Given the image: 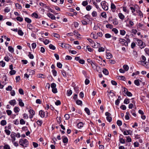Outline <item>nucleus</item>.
Masks as SVG:
<instances>
[{
	"label": "nucleus",
	"instance_id": "nucleus-1",
	"mask_svg": "<svg viewBox=\"0 0 149 149\" xmlns=\"http://www.w3.org/2000/svg\"><path fill=\"white\" fill-rule=\"evenodd\" d=\"M20 145L23 147H28L29 144V142L26 139H21L19 141Z\"/></svg>",
	"mask_w": 149,
	"mask_h": 149
},
{
	"label": "nucleus",
	"instance_id": "nucleus-2",
	"mask_svg": "<svg viewBox=\"0 0 149 149\" xmlns=\"http://www.w3.org/2000/svg\"><path fill=\"white\" fill-rule=\"evenodd\" d=\"M136 43L141 49L144 48L145 46V44L141 40L137 38H135Z\"/></svg>",
	"mask_w": 149,
	"mask_h": 149
},
{
	"label": "nucleus",
	"instance_id": "nucleus-3",
	"mask_svg": "<svg viewBox=\"0 0 149 149\" xmlns=\"http://www.w3.org/2000/svg\"><path fill=\"white\" fill-rule=\"evenodd\" d=\"M140 61H139V63L142 65H144V63L146 62V58L145 56L142 55L140 58Z\"/></svg>",
	"mask_w": 149,
	"mask_h": 149
},
{
	"label": "nucleus",
	"instance_id": "nucleus-4",
	"mask_svg": "<svg viewBox=\"0 0 149 149\" xmlns=\"http://www.w3.org/2000/svg\"><path fill=\"white\" fill-rule=\"evenodd\" d=\"M91 65L93 69L96 70L99 73L101 72V70L97 69V68H100V67L99 66L97 65L96 64L93 62V63H92Z\"/></svg>",
	"mask_w": 149,
	"mask_h": 149
},
{
	"label": "nucleus",
	"instance_id": "nucleus-5",
	"mask_svg": "<svg viewBox=\"0 0 149 149\" xmlns=\"http://www.w3.org/2000/svg\"><path fill=\"white\" fill-rule=\"evenodd\" d=\"M102 8L105 10H107L108 9V4L105 1L102 2L101 3Z\"/></svg>",
	"mask_w": 149,
	"mask_h": 149
},
{
	"label": "nucleus",
	"instance_id": "nucleus-6",
	"mask_svg": "<svg viewBox=\"0 0 149 149\" xmlns=\"http://www.w3.org/2000/svg\"><path fill=\"white\" fill-rule=\"evenodd\" d=\"M119 42L125 46H127L128 43L127 42L125 39L120 38L119 40Z\"/></svg>",
	"mask_w": 149,
	"mask_h": 149
},
{
	"label": "nucleus",
	"instance_id": "nucleus-7",
	"mask_svg": "<svg viewBox=\"0 0 149 149\" xmlns=\"http://www.w3.org/2000/svg\"><path fill=\"white\" fill-rule=\"evenodd\" d=\"M16 133L14 132H12L10 136L11 138V141L12 142H13L14 141H15Z\"/></svg>",
	"mask_w": 149,
	"mask_h": 149
},
{
	"label": "nucleus",
	"instance_id": "nucleus-8",
	"mask_svg": "<svg viewBox=\"0 0 149 149\" xmlns=\"http://www.w3.org/2000/svg\"><path fill=\"white\" fill-rule=\"evenodd\" d=\"M111 8L112 11L113 12H115L116 9V7L115 5L113 3H111Z\"/></svg>",
	"mask_w": 149,
	"mask_h": 149
},
{
	"label": "nucleus",
	"instance_id": "nucleus-9",
	"mask_svg": "<svg viewBox=\"0 0 149 149\" xmlns=\"http://www.w3.org/2000/svg\"><path fill=\"white\" fill-rule=\"evenodd\" d=\"M17 101L19 102V104L20 106L23 107L24 106V104L21 99L19 98L17 100Z\"/></svg>",
	"mask_w": 149,
	"mask_h": 149
},
{
	"label": "nucleus",
	"instance_id": "nucleus-10",
	"mask_svg": "<svg viewBox=\"0 0 149 149\" xmlns=\"http://www.w3.org/2000/svg\"><path fill=\"white\" fill-rule=\"evenodd\" d=\"M130 8L131 10L132 13V15L135 16H136V14L134 13L136 11L135 10V8L133 7H130Z\"/></svg>",
	"mask_w": 149,
	"mask_h": 149
},
{
	"label": "nucleus",
	"instance_id": "nucleus-11",
	"mask_svg": "<svg viewBox=\"0 0 149 149\" xmlns=\"http://www.w3.org/2000/svg\"><path fill=\"white\" fill-rule=\"evenodd\" d=\"M39 115L42 118L44 117L45 116V112L42 110H40L39 111Z\"/></svg>",
	"mask_w": 149,
	"mask_h": 149
},
{
	"label": "nucleus",
	"instance_id": "nucleus-12",
	"mask_svg": "<svg viewBox=\"0 0 149 149\" xmlns=\"http://www.w3.org/2000/svg\"><path fill=\"white\" fill-rule=\"evenodd\" d=\"M118 16L119 18L122 20H123L125 17V16L122 13H119Z\"/></svg>",
	"mask_w": 149,
	"mask_h": 149
},
{
	"label": "nucleus",
	"instance_id": "nucleus-13",
	"mask_svg": "<svg viewBox=\"0 0 149 149\" xmlns=\"http://www.w3.org/2000/svg\"><path fill=\"white\" fill-rule=\"evenodd\" d=\"M135 108L134 109H132L131 110V113H132V115H133L134 117L136 116V112H135V109H136V106L135 105L134 106Z\"/></svg>",
	"mask_w": 149,
	"mask_h": 149
},
{
	"label": "nucleus",
	"instance_id": "nucleus-14",
	"mask_svg": "<svg viewBox=\"0 0 149 149\" xmlns=\"http://www.w3.org/2000/svg\"><path fill=\"white\" fill-rule=\"evenodd\" d=\"M47 16L52 19H55L56 17L55 16L52 14L50 13H48L47 14Z\"/></svg>",
	"mask_w": 149,
	"mask_h": 149
},
{
	"label": "nucleus",
	"instance_id": "nucleus-15",
	"mask_svg": "<svg viewBox=\"0 0 149 149\" xmlns=\"http://www.w3.org/2000/svg\"><path fill=\"white\" fill-rule=\"evenodd\" d=\"M59 45L63 48H67L68 45V44H65V43H59Z\"/></svg>",
	"mask_w": 149,
	"mask_h": 149
},
{
	"label": "nucleus",
	"instance_id": "nucleus-16",
	"mask_svg": "<svg viewBox=\"0 0 149 149\" xmlns=\"http://www.w3.org/2000/svg\"><path fill=\"white\" fill-rule=\"evenodd\" d=\"M91 46L94 48H97L100 46V44L97 42L96 43L94 42L93 45H91Z\"/></svg>",
	"mask_w": 149,
	"mask_h": 149
},
{
	"label": "nucleus",
	"instance_id": "nucleus-17",
	"mask_svg": "<svg viewBox=\"0 0 149 149\" xmlns=\"http://www.w3.org/2000/svg\"><path fill=\"white\" fill-rule=\"evenodd\" d=\"M136 12L138 14V15L141 17H143V13L142 12L139 10H136Z\"/></svg>",
	"mask_w": 149,
	"mask_h": 149
},
{
	"label": "nucleus",
	"instance_id": "nucleus-18",
	"mask_svg": "<svg viewBox=\"0 0 149 149\" xmlns=\"http://www.w3.org/2000/svg\"><path fill=\"white\" fill-rule=\"evenodd\" d=\"M140 82H141V81L139 79L135 80L134 81V83L136 85L139 86L140 85Z\"/></svg>",
	"mask_w": 149,
	"mask_h": 149
},
{
	"label": "nucleus",
	"instance_id": "nucleus-19",
	"mask_svg": "<svg viewBox=\"0 0 149 149\" xmlns=\"http://www.w3.org/2000/svg\"><path fill=\"white\" fill-rule=\"evenodd\" d=\"M9 103L11 105L14 106L16 104V101L15 100H12L9 101Z\"/></svg>",
	"mask_w": 149,
	"mask_h": 149
},
{
	"label": "nucleus",
	"instance_id": "nucleus-20",
	"mask_svg": "<svg viewBox=\"0 0 149 149\" xmlns=\"http://www.w3.org/2000/svg\"><path fill=\"white\" fill-rule=\"evenodd\" d=\"M102 72L105 75H108L109 74V72L108 70L106 68H104Z\"/></svg>",
	"mask_w": 149,
	"mask_h": 149
},
{
	"label": "nucleus",
	"instance_id": "nucleus-21",
	"mask_svg": "<svg viewBox=\"0 0 149 149\" xmlns=\"http://www.w3.org/2000/svg\"><path fill=\"white\" fill-rule=\"evenodd\" d=\"M130 130H126L124 131L123 133L125 135H127L129 134H130Z\"/></svg>",
	"mask_w": 149,
	"mask_h": 149
},
{
	"label": "nucleus",
	"instance_id": "nucleus-22",
	"mask_svg": "<svg viewBox=\"0 0 149 149\" xmlns=\"http://www.w3.org/2000/svg\"><path fill=\"white\" fill-rule=\"evenodd\" d=\"M112 56L110 53H107L106 58L107 59H110L112 58Z\"/></svg>",
	"mask_w": 149,
	"mask_h": 149
},
{
	"label": "nucleus",
	"instance_id": "nucleus-23",
	"mask_svg": "<svg viewBox=\"0 0 149 149\" xmlns=\"http://www.w3.org/2000/svg\"><path fill=\"white\" fill-rule=\"evenodd\" d=\"M20 110V109L18 107H15L14 108V111L16 113H18Z\"/></svg>",
	"mask_w": 149,
	"mask_h": 149
},
{
	"label": "nucleus",
	"instance_id": "nucleus-24",
	"mask_svg": "<svg viewBox=\"0 0 149 149\" xmlns=\"http://www.w3.org/2000/svg\"><path fill=\"white\" fill-rule=\"evenodd\" d=\"M0 123L1 125L4 126L6 125L7 123L5 120H2L1 121Z\"/></svg>",
	"mask_w": 149,
	"mask_h": 149
},
{
	"label": "nucleus",
	"instance_id": "nucleus-25",
	"mask_svg": "<svg viewBox=\"0 0 149 149\" xmlns=\"http://www.w3.org/2000/svg\"><path fill=\"white\" fill-rule=\"evenodd\" d=\"M8 49L9 51L12 53H13L14 52V49L11 46H9L8 47Z\"/></svg>",
	"mask_w": 149,
	"mask_h": 149
},
{
	"label": "nucleus",
	"instance_id": "nucleus-26",
	"mask_svg": "<svg viewBox=\"0 0 149 149\" xmlns=\"http://www.w3.org/2000/svg\"><path fill=\"white\" fill-rule=\"evenodd\" d=\"M34 26H33L31 24H28L27 25V28H28L29 29L31 30V31L33 30Z\"/></svg>",
	"mask_w": 149,
	"mask_h": 149
},
{
	"label": "nucleus",
	"instance_id": "nucleus-27",
	"mask_svg": "<svg viewBox=\"0 0 149 149\" xmlns=\"http://www.w3.org/2000/svg\"><path fill=\"white\" fill-rule=\"evenodd\" d=\"M74 34L77 36V37L78 38H80L78 36H81V35L78 33V32L76 31H73Z\"/></svg>",
	"mask_w": 149,
	"mask_h": 149
},
{
	"label": "nucleus",
	"instance_id": "nucleus-28",
	"mask_svg": "<svg viewBox=\"0 0 149 149\" xmlns=\"http://www.w3.org/2000/svg\"><path fill=\"white\" fill-rule=\"evenodd\" d=\"M123 68H124V70L125 71H127L129 69V68L128 65H124L123 66Z\"/></svg>",
	"mask_w": 149,
	"mask_h": 149
},
{
	"label": "nucleus",
	"instance_id": "nucleus-29",
	"mask_svg": "<svg viewBox=\"0 0 149 149\" xmlns=\"http://www.w3.org/2000/svg\"><path fill=\"white\" fill-rule=\"evenodd\" d=\"M123 11L127 13H129V11L127 9L126 7L125 6H123L122 7Z\"/></svg>",
	"mask_w": 149,
	"mask_h": 149
},
{
	"label": "nucleus",
	"instance_id": "nucleus-30",
	"mask_svg": "<svg viewBox=\"0 0 149 149\" xmlns=\"http://www.w3.org/2000/svg\"><path fill=\"white\" fill-rule=\"evenodd\" d=\"M18 34L21 36H22L24 34V33L21 30L19 29L18 31Z\"/></svg>",
	"mask_w": 149,
	"mask_h": 149
},
{
	"label": "nucleus",
	"instance_id": "nucleus-31",
	"mask_svg": "<svg viewBox=\"0 0 149 149\" xmlns=\"http://www.w3.org/2000/svg\"><path fill=\"white\" fill-rule=\"evenodd\" d=\"M29 112L30 114L31 115H34L35 114V111L32 109H30L29 110Z\"/></svg>",
	"mask_w": 149,
	"mask_h": 149
},
{
	"label": "nucleus",
	"instance_id": "nucleus-32",
	"mask_svg": "<svg viewBox=\"0 0 149 149\" xmlns=\"http://www.w3.org/2000/svg\"><path fill=\"white\" fill-rule=\"evenodd\" d=\"M83 123L82 122H80L77 124V127L78 128H81L83 127Z\"/></svg>",
	"mask_w": 149,
	"mask_h": 149
},
{
	"label": "nucleus",
	"instance_id": "nucleus-33",
	"mask_svg": "<svg viewBox=\"0 0 149 149\" xmlns=\"http://www.w3.org/2000/svg\"><path fill=\"white\" fill-rule=\"evenodd\" d=\"M84 110L88 115H90V111L89 110L88 108H87V107L85 108L84 109Z\"/></svg>",
	"mask_w": 149,
	"mask_h": 149
},
{
	"label": "nucleus",
	"instance_id": "nucleus-34",
	"mask_svg": "<svg viewBox=\"0 0 149 149\" xmlns=\"http://www.w3.org/2000/svg\"><path fill=\"white\" fill-rule=\"evenodd\" d=\"M10 9L8 7H6L4 10L5 13H8L10 11Z\"/></svg>",
	"mask_w": 149,
	"mask_h": 149
},
{
	"label": "nucleus",
	"instance_id": "nucleus-35",
	"mask_svg": "<svg viewBox=\"0 0 149 149\" xmlns=\"http://www.w3.org/2000/svg\"><path fill=\"white\" fill-rule=\"evenodd\" d=\"M25 20L26 22L29 23H30L31 22V20L28 17H26L25 18Z\"/></svg>",
	"mask_w": 149,
	"mask_h": 149
},
{
	"label": "nucleus",
	"instance_id": "nucleus-36",
	"mask_svg": "<svg viewBox=\"0 0 149 149\" xmlns=\"http://www.w3.org/2000/svg\"><path fill=\"white\" fill-rule=\"evenodd\" d=\"M68 141V139L67 137H64L63 139V141L64 143H67Z\"/></svg>",
	"mask_w": 149,
	"mask_h": 149
},
{
	"label": "nucleus",
	"instance_id": "nucleus-37",
	"mask_svg": "<svg viewBox=\"0 0 149 149\" xmlns=\"http://www.w3.org/2000/svg\"><path fill=\"white\" fill-rule=\"evenodd\" d=\"M3 149H10V147L8 144H5L3 147Z\"/></svg>",
	"mask_w": 149,
	"mask_h": 149
},
{
	"label": "nucleus",
	"instance_id": "nucleus-38",
	"mask_svg": "<svg viewBox=\"0 0 149 149\" xmlns=\"http://www.w3.org/2000/svg\"><path fill=\"white\" fill-rule=\"evenodd\" d=\"M144 65H143L147 69L149 68V62L148 63L147 62H145L144 63Z\"/></svg>",
	"mask_w": 149,
	"mask_h": 149
},
{
	"label": "nucleus",
	"instance_id": "nucleus-39",
	"mask_svg": "<svg viewBox=\"0 0 149 149\" xmlns=\"http://www.w3.org/2000/svg\"><path fill=\"white\" fill-rule=\"evenodd\" d=\"M86 49H88V51L91 52H93V49L91 48L89 46H86Z\"/></svg>",
	"mask_w": 149,
	"mask_h": 149
},
{
	"label": "nucleus",
	"instance_id": "nucleus-40",
	"mask_svg": "<svg viewBox=\"0 0 149 149\" xmlns=\"http://www.w3.org/2000/svg\"><path fill=\"white\" fill-rule=\"evenodd\" d=\"M16 72L14 70H11L9 72L10 74L11 75L15 74L16 73Z\"/></svg>",
	"mask_w": 149,
	"mask_h": 149
},
{
	"label": "nucleus",
	"instance_id": "nucleus-41",
	"mask_svg": "<svg viewBox=\"0 0 149 149\" xmlns=\"http://www.w3.org/2000/svg\"><path fill=\"white\" fill-rule=\"evenodd\" d=\"M125 138H126V141L128 142H131L132 141V139L129 136H126Z\"/></svg>",
	"mask_w": 149,
	"mask_h": 149
},
{
	"label": "nucleus",
	"instance_id": "nucleus-42",
	"mask_svg": "<svg viewBox=\"0 0 149 149\" xmlns=\"http://www.w3.org/2000/svg\"><path fill=\"white\" fill-rule=\"evenodd\" d=\"M67 95L70 96L72 93V91L71 90H69L67 91Z\"/></svg>",
	"mask_w": 149,
	"mask_h": 149
},
{
	"label": "nucleus",
	"instance_id": "nucleus-43",
	"mask_svg": "<svg viewBox=\"0 0 149 149\" xmlns=\"http://www.w3.org/2000/svg\"><path fill=\"white\" fill-rule=\"evenodd\" d=\"M76 103L78 105H81L82 104V102L80 100H78L76 101Z\"/></svg>",
	"mask_w": 149,
	"mask_h": 149
},
{
	"label": "nucleus",
	"instance_id": "nucleus-44",
	"mask_svg": "<svg viewBox=\"0 0 149 149\" xmlns=\"http://www.w3.org/2000/svg\"><path fill=\"white\" fill-rule=\"evenodd\" d=\"M4 132L8 135H9L11 133L10 131V130L7 129H5L4 130Z\"/></svg>",
	"mask_w": 149,
	"mask_h": 149
},
{
	"label": "nucleus",
	"instance_id": "nucleus-45",
	"mask_svg": "<svg viewBox=\"0 0 149 149\" xmlns=\"http://www.w3.org/2000/svg\"><path fill=\"white\" fill-rule=\"evenodd\" d=\"M130 101L129 99L127 98H126L125 99L124 101V104H127L129 103Z\"/></svg>",
	"mask_w": 149,
	"mask_h": 149
},
{
	"label": "nucleus",
	"instance_id": "nucleus-46",
	"mask_svg": "<svg viewBox=\"0 0 149 149\" xmlns=\"http://www.w3.org/2000/svg\"><path fill=\"white\" fill-rule=\"evenodd\" d=\"M38 77L40 78H45V76L42 74H39L38 75Z\"/></svg>",
	"mask_w": 149,
	"mask_h": 149
},
{
	"label": "nucleus",
	"instance_id": "nucleus-47",
	"mask_svg": "<svg viewBox=\"0 0 149 149\" xmlns=\"http://www.w3.org/2000/svg\"><path fill=\"white\" fill-rule=\"evenodd\" d=\"M49 48L50 49H52L53 50H54L55 49H56L55 47L53 45H52V44H51L49 45Z\"/></svg>",
	"mask_w": 149,
	"mask_h": 149
},
{
	"label": "nucleus",
	"instance_id": "nucleus-48",
	"mask_svg": "<svg viewBox=\"0 0 149 149\" xmlns=\"http://www.w3.org/2000/svg\"><path fill=\"white\" fill-rule=\"evenodd\" d=\"M43 42L45 45H47L49 44L50 41L48 39H45L44 41H43Z\"/></svg>",
	"mask_w": 149,
	"mask_h": 149
},
{
	"label": "nucleus",
	"instance_id": "nucleus-49",
	"mask_svg": "<svg viewBox=\"0 0 149 149\" xmlns=\"http://www.w3.org/2000/svg\"><path fill=\"white\" fill-rule=\"evenodd\" d=\"M91 8V6L89 5H87L86 7V9L87 11H90Z\"/></svg>",
	"mask_w": 149,
	"mask_h": 149
},
{
	"label": "nucleus",
	"instance_id": "nucleus-50",
	"mask_svg": "<svg viewBox=\"0 0 149 149\" xmlns=\"http://www.w3.org/2000/svg\"><path fill=\"white\" fill-rule=\"evenodd\" d=\"M126 94L128 97H131L132 96V94L130 92L127 91L126 93Z\"/></svg>",
	"mask_w": 149,
	"mask_h": 149
},
{
	"label": "nucleus",
	"instance_id": "nucleus-51",
	"mask_svg": "<svg viewBox=\"0 0 149 149\" xmlns=\"http://www.w3.org/2000/svg\"><path fill=\"white\" fill-rule=\"evenodd\" d=\"M37 124L39 126H41L42 123V122L41 120H38L37 122Z\"/></svg>",
	"mask_w": 149,
	"mask_h": 149
},
{
	"label": "nucleus",
	"instance_id": "nucleus-52",
	"mask_svg": "<svg viewBox=\"0 0 149 149\" xmlns=\"http://www.w3.org/2000/svg\"><path fill=\"white\" fill-rule=\"evenodd\" d=\"M113 23L114 24V25H116L118 24V22L117 21V20L116 19H113Z\"/></svg>",
	"mask_w": 149,
	"mask_h": 149
},
{
	"label": "nucleus",
	"instance_id": "nucleus-53",
	"mask_svg": "<svg viewBox=\"0 0 149 149\" xmlns=\"http://www.w3.org/2000/svg\"><path fill=\"white\" fill-rule=\"evenodd\" d=\"M91 35V36L95 39H97V36H95V34L93 33H92Z\"/></svg>",
	"mask_w": 149,
	"mask_h": 149
},
{
	"label": "nucleus",
	"instance_id": "nucleus-54",
	"mask_svg": "<svg viewBox=\"0 0 149 149\" xmlns=\"http://www.w3.org/2000/svg\"><path fill=\"white\" fill-rule=\"evenodd\" d=\"M54 37L57 38H59L60 37V36L58 33H53Z\"/></svg>",
	"mask_w": 149,
	"mask_h": 149
},
{
	"label": "nucleus",
	"instance_id": "nucleus-55",
	"mask_svg": "<svg viewBox=\"0 0 149 149\" xmlns=\"http://www.w3.org/2000/svg\"><path fill=\"white\" fill-rule=\"evenodd\" d=\"M16 19L17 21H19L20 22H22L23 20V18L20 17H17Z\"/></svg>",
	"mask_w": 149,
	"mask_h": 149
},
{
	"label": "nucleus",
	"instance_id": "nucleus-56",
	"mask_svg": "<svg viewBox=\"0 0 149 149\" xmlns=\"http://www.w3.org/2000/svg\"><path fill=\"white\" fill-rule=\"evenodd\" d=\"M28 56L30 59H32L34 58L33 55L32 54H31L30 52H29V54L28 55Z\"/></svg>",
	"mask_w": 149,
	"mask_h": 149
},
{
	"label": "nucleus",
	"instance_id": "nucleus-57",
	"mask_svg": "<svg viewBox=\"0 0 149 149\" xmlns=\"http://www.w3.org/2000/svg\"><path fill=\"white\" fill-rule=\"evenodd\" d=\"M105 37L107 38H111V36L109 33H106L105 35Z\"/></svg>",
	"mask_w": 149,
	"mask_h": 149
},
{
	"label": "nucleus",
	"instance_id": "nucleus-58",
	"mask_svg": "<svg viewBox=\"0 0 149 149\" xmlns=\"http://www.w3.org/2000/svg\"><path fill=\"white\" fill-rule=\"evenodd\" d=\"M62 65L60 62H58L57 64V67L59 68H61L62 67Z\"/></svg>",
	"mask_w": 149,
	"mask_h": 149
},
{
	"label": "nucleus",
	"instance_id": "nucleus-59",
	"mask_svg": "<svg viewBox=\"0 0 149 149\" xmlns=\"http://www.w3.org/2000/svg\"><path fill=\"white\" fill-rule=\"evenodd\" d=\"M120 34L122 35L123 36L125 35L126 33V32L125 30H120Z\"/></svg>",
	"mask_w": 149,
	"mask_h": 149
},
{
	"label": "nucleus",
	"instance_id": "nucleus-60",
	"mask_svg": "<svg viewBox=\"0 0 149 149\" xmlns=\"http://www.w3.org/2000/svg\"><path fill=\"white\" fill-rule=\"evenodd\" d=\"M0 65L2 67H4L5 65V63L3 61H1L0 62Z\"/></svg>",
	"mask_w": 149,
	"mask_h": 149
},
{
	"label": "nucleus",
	"instance_id": "nucleus-61",
	"mask_svg": "<svg viewBox=\"0 0 149 149\" xmlns=\"http://www.w3.org/2000/svg\"><path fill=\"white\" fill-rule=\"evenodd\" d=\"M15 6L17 8H18L19 9H21L22 8L21 6L18 3H16L15 4Z\"/></svg>",
	"mask_w": 149,
	"mask_h": 149
},
{
	"label": "nucleus",
	"instance_id": "nucleus-62",
	"mask_svg": "<svg viewBox=\"0 0 149 149\" xmlns=\"http://www.w3.org/2000/svg\"><path fill=\"white\" fill-rule=\"evenodd\" d=\"M121 99H118L115 101V104L117 105H118L120 103V100Z\"/></svg>",
	"mask_w": 149,
	"mask_h": 149
},
{
	"label": "nucleus",
	"instance_id": "nucleus-63",
	"mask_svg": "<svg viewBox=\"0 0 149 149\" xmlns=\"http://www.w3.org/2000/svg\"><path fill=\"white\" fill-rule=\"evenodd\" d=\"M106 27L107 28H109L111 29H112L113 27V26L112 25L110 24L106 25Z\"/></svg>",
	"mask_w": 149,
	"mask_h": 149
},
{
	"label": "nucleus",
	"instance_id": "nucleus-64",
	"mask_svg": "<svg viewBox=\"0 0 149 149\" xmlns=\"http://www.w3.org/2000/svg\"><path fill=\"white\" fill-rule=\"evenodd\" d=\"M144 51L146 54L149 56V49L146 48L145 49Z\"/></svg>",
	"mask_w": 149,
	"mask_h": 149
}]
</instances>
